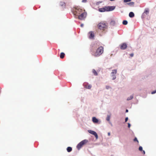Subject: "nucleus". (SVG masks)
<instances>
[{
    "label": "nucleus",
    "instance_id": "1",
    "mask_svg": "<svg viewBox=\"0 0 156 156\" xmlns=\"http://www.w3.org/2000/svg\"><path fill=\"white\" fill-rule=\"evenodd\" d=\"M104 48L102 46L99 47L95 52L94 50H92L91 54L96 57L100 56L103 52Z\"/></svg>",
    "mask_w": 156,
    "mask_h": 156
},
{
    "label": "nucleus",
    "instance_id": "2",
    "mask_svg": "<svg viewBox=\"0 0 156 156\" xmlns=\"http://www.w3.org/2000/svg\"><path fill=\"white\" fill-rule=\"evenodd\" d=\"M88 142V140L86 139L83 140L77 145L76 148L78 150H80L83 145L87 143Z\"/></svg>",
    "mask_w": 156,
    "mask_h": 156
},
{
    "label": "nucleus",
    "instance_id": "3",
    "mask_svg": "<svg viewBox=\"0 0 156 156\" xmlns=\"http://www.w3.org/2000/svg\"><path fill=\"white\" fill-rule=\"evenodd\" d=\"M149 12V9L148 8H146L144 9V11L143 13H142L141 18L142 19H143L145 18L146 15H148Z\"/></svg>",
    "mask_w": 156,
    "mask_h": 156
},
{
    "label": "nucleus",
    "instance_id": "4",
    "mask_svg": "<svg viewBox=\"0 0 156 156\" xmlns=\"http://www.w3.org/2000/svg\"><path fill=\"white\" fill-rule=\"evenodd\" d=\"M98 27L99 29L102 30L105 28L107 27V25L105 23L101 22L98 24Z\"/></svg>",
    "mask_w": 156,
    "mask_h": 156
},
{
    "label": "nucleus",
    "instance_id": "5",
    "mask_svg": "<svg viewBox=\"0 0 156 156\" xmlns=\"http://www.w3.org/2000/svg\"><path fill=\"white\" fill-rule=\"evenodd\" d=\"M117 69H113L112 70V72L111 73V75L112 77V80H115L116 78L115 74L117 73Z\"/></svg>",
    "mask_w": 156,
    "mask_h": 156
},
{
    "label": "nucleus",
    "instance_id": "6",
    "mask_svg": "<svg viewBox=\"0 0 156 156\" xmlns=\"http://www.w3.org/2000/svg\"><path fill=\"white\" fill-rule=\"evenodd\" d=\"M91 46L92 47L90 49L91 53H92V50H94L95 51L96 49L98 48V47L99 46V45L97 43H95L94 44H92Z\"/></svg>",
    "mask_w": 156,
    "mask_h": 156
},
{
    "label": "nucleus",
    "instance_id": "7",
    "mask_svg": "<svg viewBox=\"0 0 156 156\" xmlns=\"http://www.w3.org/2000/svg\"><path fill=\"white\" fill-rule=\"evenodd\" d=\"M86 12H83L78 16V19L80 20H83V19L86 18Z\"/></svg>",
    "mask_w": 156,
    "mask_h": 156
},
{
    "label": "nucleus",
    "instance_id": "8",
    "mask_svg": "<svg viewBox=\"0 0 156 156\" xmlns=\"http://www.w3.org/2000/svg\"><path fill=\"white\" fill-rule=\"evenodd\" d=\"M88 131L89 133H90L91 134L94 135L95 136V138L96 139H98V135L97 133H96V132H95L94 131L91 130H88Z\"/></svg>",
    "mask_w": 156,
    "mask_h": 156
},
{
    "label": "nucleus",
    "instance_id": "9",
    "mask_svg": "<svg viewBox=\"0 0 156 156\" xmlns=\"http://www.w3.org/2000/svg\"><path fill=\"white\" fill-rule=\"evenodd\" d=\"M105 8H106L107 12L111 11L113 10L115 8V6H105Z\"/></svg>",
    "mask_w": 156,
    "mask_h": 156
},
{
    "label": "nucleus",
    "instance_id": "10",
    "mask_svg": "<svg viewBox=\"0 0 156 156\" xmlns=\"http://www.w3.org/2000/svg\"><path fill=\"white\" fill-rule=\"evenodd\" d=\"M92 120L93 122L95 123H98V124H100L101 123V121H99L98 119H97L96 117H92Z\"/></svg>",
    "mask_w": 156,
    "mask_h": 156
},
{
    "label": "nucleus",
    "instance_id": "11",
    "mask_svg": "<svg viewBox=\"0 0 156 156\" xmlns=\"http://www.w3.org/2000/svg\"><path fill=\"white\" fill-rule=\"evenodd\" d=\"M127 45L125 43H123L120 45V48L122 50H125L127 47Z\"/></svg>",
    "mask_w": 156,
    "mask_h": 156
},
{
    "label": "nucleus",
    "instance_id": "12",
    "mask_svg": "<svg viewBox=\"0 0 156 156\" xmlns=\"http://www.w3.org/2000/svg\"><path fill=\"white\" fill-rule=\"evenodd\" d=\"M98 11L100 12H104L107 11L106 8H105V6L103 8H99L98 9Z\"/></svg>",
    "mask_w": 156,
    "mask_h": 156
},
{
    "label": "nucleus",
    "instance_id": "13",
    "mask_svg": "<svg viewBox=\"0 0 156 156\" xmlns=\"http://www.w3.org/2000/svg\"><path fill=\"white\" fill-rule=\"evenodd\" d=\"M89 34H90V35L89 36V38L90 39H92L94 37V32L93 31H91L89 32Z\"/></svg>",
    "mask_w": 156,
    "mask_h": 156
},
{
    "label": "nucleus",
    "instance_id": "14",
    "mask_svg": "<svg viewBox=\"0 0 156 156\" xmlns=\"http://www.w3.org/2000/svg\"><path fill=\"white\" fill-rule=\"evenodd\" d=\"M134 13L132 12H130L129 14V16L131 18L133 17L134 16Z\"/></svg>",
    "mask_w": 156,
    "mask_h": 156
},
{
    "label": "nucleus",
    "instance_id": "15",
    "mask_svg": "<svg viewBox=\"0 0 156 156\" xmlns=\"http://www.w3.org/2000/svg\"><path fill=\"white\" fill-rule=\"evenodd\" d=\"M82 9L80 8H76V13L80 14V13L82 12Z\"/></svg>",
    "mask_w": 156,
    "mask_h": 156
},
{
    "label": "nucleus",
    "instance_id": "16",
    "mask_svg": "<svg viewBox=\"0 0 156 156\" xmlns=\"http://www.w3.org/2000/svg\"><path fill=\"white\" fill-rule=\"evenodd\" d=\"M110 24L111 26H114L115 24V22L114 20H112L110 23Z\"/></svg>",
    "mask_w": 156,
    "mask_h": 156
},
{
    "label": "nucleus",
    "instance_id": "17",
    "mask_svg": "<svg viewBox=\"0 0 156 156\" xmlns=\"http://www.w3.org/2000/svg\"><path fill=\"white\" fill-rule=\"evenodd\" d=\"M66 150L68 152H70L72 151V148L71 147H67Z\"/></svg>",
    "mask_w": 156,
    "mask_h": 156
},
{
    "label": "nucleus",
    "instance_id": "18",
    "mask_svg": "<svg viewBox=\"0 0 156 156\" xmlns=\"http://www.w3.org/2000/svg\"><path fill=\"white\" fill-rule=\"evenodd\" d=\"M65 55V54L64 52H61L60 55V58H63L64 57Z\"/></svg>",
    "mask_w": 156,
    "mask_h": 156
},
{
    "label": "nucleus",
    "instance_id": "19",
    "mask_svg": "<svg viewBox=\"0 0 156 156\" xmlns=\"http://www.w3.org/2000/svg\"><path fill=\"white\" fill-rule=\"evenodd\" d=\"M92 72L93 73L94 75L95 76H97L98 75V73L94 69H93L92 70Z\"/></svg>",
    "mask_w": 156,
    "mask_h": 156
},
{
    "label": "nucleus",
    "instance_id": "20",
    "mask_svg": "<svg viewBox=\"0 0 156 156\" xmlns=\"http://www.w3.org/2000/svg\"><path fill=\"white\" fill-rule=\"evenodd\" d=\"M133 95H131L129 97H128L127 99V101H129V100H131L132 99H133Z\"/></svg>",
    "mask_w": 156,
    "mask_h": 156
},
{
    "label": "nucleus",
    "instance_id": "21",
    "mask_svg": "<svg viewBox=\"0 0 156 156\" xmlns=\"http://www.w3.org/2000/svg\"><path fill=\"white\" fill-rule=\"evenodd\" d=\"M88 84V83H87L85 82L83 83V85L84 87V88H87Z\"/></svg>",
    "mask_w": 156,
    "mask_h": 156
},
{
    "label": "nucleus",
    "instance_id": "22",
    "mask_svg": "<svg viewBox=\"0 0 156 156\" xmlns=\"http://www.w3.org/2000/svg\"><path fill=\"white\" fill-rule=\"evenodd\" d=\"M60 5L61 6H65V3L63 2H61L60 3Z\"/></svg>",
    "mask_w": 156,
    "mask_h": 156
},
{
    "label": "nucleus",
    "instance_id": "23",
    "mask_svg": "<svg viewBox=\"0 0 156 156\" xmlns=\"http://www.w3.org/2000/svg\"><path fill=\"white\" fill-rule=\"evenodd\" d=\"M134 2H131L127 3V4L130 6H133L134 5Z\"/></svg>",
    "mask_w": 156,
    "mask_h": 156
},
{
    "label": "nucleus",
    "instance_id": "24",
    "mask_svg": "<svg viewBox=\"0 0 156 156\" xmlns=\"http://www.w3.org/2000/svg\"><path fill=\"white\" fill-rule=\"evenodd\" d=\"M122 23L124 25H126L128 24V21L126 20H124Z\"/></svg>",
    "mask_w": 156,
    "mask_h": 156
},
{
    "label": "nucleus",
    "instance_id": "25",
    "mask_svg": "<svg viewBox=\"0 0 156 156\" xmlns=\"http://www.w3.org/2000/svg\"><path fill=\"white\" fill-rule=\"evenodd\" d=\"M110 115H108L106 119L108 121H110Z\"/></svg>",
    "mask_w": 156,
    "mask_h": 156
},
{
    "label": "nucleus",
    "instance_id": "26",
    "mask_svg": "<svg viewBox=\"0 0 156 156\" xmlns=\"http://www.w3.org/2000/svg\"><path fill=\"white\" fill-rule=\"evenodd\" d=\"M133 141L134 142H137V143H139L138 140L137 138L136 137H135L133 139Z\"/></svg>",
    "mask_w": 156,
    "mask_h": 156
},
{
    "label": "nucleus",
    "instance_id": "27",
    "mask_svg": "<svg viewBox=\"0 0 156 156\" xmlns=\"http://www.w3.org/2000/svg\"><path fill=\"white\" fill-rule=\"evenodd\" d=\"M139 150L140 151H143V147L142 146H140L139 148Z\"/></svg>",
    "mask_w": 156,
    "mask_h": 156
},
{
    "label": "nucleus",
    "instance_id": "28",
    "mask_svg": "<svg viewBox=\"0 0 156 156\" xmlns=\"http://www.w3.org/2000/svg\"><path fill=\"white\" fill-rule=\"evenodd\" d=\"M131 0H124V2L125 3H127L129 2H130Z\"/></svg>",
    "mask_w": 156,
    "mask_h": 156
},
{
    "label": "nucleus",
    "instance_id": "29",
    "mask_svg": "<svg viewBox=\"0 0 156 156\" xmlns=\"http://www.w3.org/2000/svg\"><path fill=\"white\" fill-rule=\"evenodd\" d=\"M155 93H156V90H155L151 92V94H155Z\"/></svg>",
    "mask_w": 156,
    "mask_h": 156
},
{
    "label": "nucleus",
    "instance_id": "30",
    "mask_svg": "<svg viewBox=\"0 0 156 156\" xmlns=\"http://www.w3.org/2000/svg\"><path fill=\"white\" fill-rule=\"evenodd\" d=\"M128 117H126L125 119V122H127L128 120Z\"/></svg>",
    "mask_w": 156,
    "mask_h": 156
},
{
    "label": "nucleus",
    "instance_id": "31",
    "mask_svg": "<svg viewBox=\"0 0 156 156\" xmlns=\"http://www.w3.org/2000/svg\"><path fill=\"white\" fill-rule=\"evenodd\" d=\"M92 87V86L90 84H88V85L87 86V88H91Z\"/></svg>",
    "mask_w": 156,
    "mask_h": 156
},
{
    "label": "nucleus",
    "instance_id": "32",
    "mask_svg": "<svg viewBox=\"0 0 156 156\" xmlns=\"http://www.w3.org/2000/svg\"><path fill=\"white\" fill-rule=\"evenodd\" d=\"M87 2V0H82V2L83 3H86Z\"/></svg>",
    "mask_w": 156,
    "mask_h": 156
},
{
    "label": "nucleus",
    "instance_id": "33",
    "mask_svg": "<svg viewBox=\"0 0 156 156\" xmlns=\"http://www.w3.org/2000/svg\"><path fill=\"white\" fill-rule=\"evenodd\" d=\"M130 126H131L130 124L129 123H128V127L129 128L130 127Z\"/></svg>",
    "mask_w": 156,
    "mask_h": 156
},
{
    "label": "nucleus",
    "instance_id": "34",
    "mask_svg": "<svg viewBox=\"0 0 156 156\" xmlns=\"http://www.w3.org/2000/svg\"><path fill=\"white\" fill-rule=\"evenodd\" d=\"M129 55L131 57H132L134 55V54L133 53H131L130 54H129Z\"/></svg>",
    "mask_w": 156,
    "mask_h": 156
},
{
    "label": "nucleus",
    "instance_id": "35",
    "mask_svg": "<svg viewBox=\"0 0 156 156\" xmlns=\"http://www.w3.org/2000/svg\"><path fill=\"white\" fill-rule=\"evenodd\" d=\"M142 151H143V154H145V151H144V150H143Z\"/></svg>",
    "mask_w": 156,
    "mask_h": 156
},
{
    "label": "nucleus",
    "instance_id": "36",
    "mask_svg": "<svg viewBox=\"0 0 156 156\" xmlns=\"http://www.w3.org/2000/svg\"><path fill=\"white\" fill-rule=\"evenodd\" d=\"M109 123L112 126V123H111L110 121H109Z\"/></svg>",
    "mask_w": 156,
    "mask_h": 156
},
{
    "label": "nucleus",
    "instance_id": "37",
    "mask_svg": "<svg viewBox=\"0 0 156 156\" xmlns=\"http://www.w3.org/2000/svg\"><path fill=\"white\" fill-rule=\"evenodd\" d=\"M80 26H81V27H83V23L81 24V25H80Z\"/></svg>",
    "mask_w": 156,
    "mask_h": 156
},
{
    "label": "nucleus",
    "instance_id": "38",
    "mask_svg": "<svg viewBox=\"0 0 156 156\" xmlns=\"http://www.w3.org/2000/svg\"><path fill=\"white\" fill-rule=\"evenodd\" d=\"M101 2H98L96 4L97 5H98Z\"/></svg>",
    "mask_w": 156,
    "mask_h": 156
},
{
    "label": "nucleus",
    "instance_id": "39",
    "mask_svg": "<svg viewBox=\"0 0 156 156\" xmlns=\"http://www.w3.org/2000/svg\"><path fill=\"white\" fill-rule=\"evenodd\" d=\"M108 136H109L110 135V132H108Z\"/></svg>",
    "mask_w": 156,
    "mask_h": 156
},
{
    "label": "nucleus",
    "instance_id": "40",
    "mask_svg": "<svg viewBox=\"0 0 156 156\" xmlns=\"http://www.w3.org/2000/svg\"><path fill=\"white\" fill-rule=\"evenodd\" d=\"M128 112V110L127 109H126V112Z\"/></svg>",
    "mask_w": 156,
    "mask_h": 156
},
{
    "label": "nucleus",
    "instance_id": "41",
    "mask_svg": "<svg viewBox=\"0 0 156 156\" xmlns=\"http://www.w3.org/2000/svg\"><path fill=\"white\" fill-rule=\"evenodd\" d=\"M106 88H110V87H109V86H107L106 87Z\"/></svg>",
    "mask_w": 156,
    "mask_h": 156
},
{
    "label": "nucleus",
    "instance_id": "42",
    "mask_svg": "<svg viewBox=\"0 0 156 156\" xmlns=\"http://www.w3.org/2000/svg\"><path fill=\"white\" fill-rule=\"evenodd\" d=\"M110 0L111 1H115V0Z\"/></svg>",
    "mask_w": 156,
    "mask_h": 156
}]
</instances>
